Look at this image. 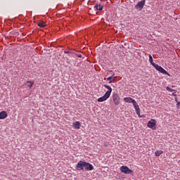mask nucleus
I'll return each mask as SVG.
<instances>
[{
    "label": "nucleus",
    "instance_id": "nucleus-6",
    "mask_svg": "<svg viewBox=\"0 0 180 180\" xmlns=\"http://www.w3.org/2000/svg\"><path fill=\"white\" fill-rule=\"evenodd\" d=\"M144 5H146V0H141L135 6V8L138 11H141L144 8Z\"/></svg>",
    "mask_w": 180,
    "mask_h": 180
},
{
    "label": "nucleus",
    "instance_id": "nucleus-7",
    "mask_svg": "<svg viewBox=\"0 0 180 180\" xmlns=\"http://www.w3.org/2000/svg\"><path fill=\"white\" fill-rule=\"evenodd\" d=\"M157 124V121L154 119H151L150 121H148L147 124V127H149V129H153L154 130L155 126Z\"/></svg>",
    "mask_w": 180,
    "mask_h": 180
},
{
    "label": "nucleus",
    "instance_id": "nucleus-14",
    "mask_svg": "<svg viewBox=\"0 0 180 180\" xmlns=\"http://www.w3.org/2000/svg\"><path fill=\"white\" fill-rule=\"evenodd\" d=\"M115 77H113V76H110V77H108L107 78V81H110L109 82V84H112V82H115Z\"/></svg>",
    "mask_w": 180,
    "mask_h": 180
},
{
    "label": "nucleus",
    "instance_id": "nucleus-22",
    "mask_svg": "<svg viewBox=\"0 0 180 180\" xmlns=\"http://www.w3.org/2000/svg\"><path fill=\"white\" fill-rule=\"evenodd\" d=\"M139 117H143V119H144V117H146V115H140V112H139V115H138Z\"/></svg>",
    "mask_w": 180,
    "mask_h": 180
},
{
    "label": "nucleus",
    "instance_id": "nucleus-19",
    "mask_svg": "<svg viewBox=\"0 0 180 180\" xmlns=\"http://www.w3.org/2000/svg\"><path fill=\"white\" fill-rule=\"evenodd\" d=\"M166 90L168 91L169 92H175V90L171 89L169 86H167Z\"/></svg>",
    "mask_w": 180,
    "mask_h": 180
},
{
    "label": "nucleus",
    "instance_id": "nucleus-3",
    "mask_svg": "<svg viewBox=\"0 0 180 180\" xmlns=\"http://www.w3.org/2000/svg\"><path fill=\"white\" fill-rule=\"evenodd\" d=\"M120 171L123 174H133V170L129 169V167L127 166H122L120 167Z\"/></svg>",
    "mask_w": 180,
    "mask_h": 180
},
{
    "label": "nucleus",
    "instance_id": "nucleus-21",
    "mask_svg": "<svg viewBox=\"0 0 180 180\" xmlns=\"http://www.w3.org/2000/svg\"><path fill=\"white\" fill-rule=\"evenodd\" d=\"M180 101H178L177 103H176V108H178V109H180Z\"/></svg>",
    "mask_w": 180,
    "mask_h": 180
},
{
    "label": "nucleus",
    "instance_id": "nucleus-11",
    "mask_svg": "<svg viewBox=\"0 0 180 180\" xmlns=\"http://www.w3.org/2000/svg\"><path fill=\"white\" fill-rule=\"evenodd\" d=\"M73 127L74 129H81V123L79 122V121H76L73 123Z\"/></svg>",
    "mask_w": 180,
    "mask_h": 180
},
{
    "label": "nucleus",
    "instance_id": "nucleus-12",
    "mask_svg": "<svg viewBox=\"0 0 180 180\" xmlns=\"http://www.w3.org/2000/svg\"><path fill=\"white\" fill-rule=\"evenodd\" d=\"M96 11H103V6L99 4H96V6H94Z\"/></svg>",
    "mask_w": 180,
    "mask_h": 180
},
{
    "label": "nucleus",
    "instance_id": "nucleus-2",
    "mask_svg": "<svg viewBox=\"0 0 180 180\" xmlns=\"http://www.w3.org/2000/svg\"><path fill=\"white\" fill-rule=\"evenodd\" d=\"M103 86L106 88V89H108L104 96L102 97H100L98 98V102H105V101H107V99H109L110 97V94H112V87L108 84H104Z\"/></svg>",
    "mask_w": 180,
    "mask_h": 180
},
{
    "label": "nucleus",
    "instance_id": "nucleus-13",
    "mask_svg": "<svg viewBox=\"0 0 180 180\" xmlns=\"http://www.w3.org/2000/svg\"><path fill=\"white\" fill-rule=\"evenodd\" d=\"M149 63L153 65V67L155 66L157 64L154 63L153 60V56L149 55Z\"/></svg>",
    "mask_w": 180,
    "mask_h": 180
},
{
    "label": "nucleus",
    "instance_id": "nucleus-4",
    "mask_svg": "<svg viewBox=\"0 0 180 180\" xmlns=\"http://www.w3.org/2000/svg\"><path fill=\"white\" fill-rule=\"evenodd\" d=\"M112 101L114 102V104L116 105L120 104V97L119 96L117 93L112 94Z\"/></svg>",
    "mask_w": 180,
    "mask_h": 180
},
{
    "label": "nucleus",
    "instance_id": "nucleus-10",
    "mask_svg": "<svg viewBox=\"0 0 180 180\" xmlns=\"http://www.w3.org/2000/svg\"><path fill=\"white\" fill-rule=\"evenodd\" d=\"M8 117V112L6 111L0 112V120L6 119Z\"/></svg>",
    "mask_w": 180,
    "mask_h": 180
},
{
    "label": "nucleus",
    "instance_id": "nucleus-5",
    "mask_svg": "<svg viewBox=\"0 0 180 180\" xmlns=\"http://www.w3.org/2000/svg\"><path fill=\"white\" fill-rule=\"evenodd\" d=\"M154 67H155V70H157V71H159V72H161L162 74H165V75L169 76V73L168 72H167V70L163 69L162 67H161L157 64Z\"/></svg>",
    "mask_w": 180,
    "mask_h": 180
},
{
    "label": "nucleus",
    "instance_id": "nucleus-18",
    "mask_svg": "<svg viewBox=\"0 0 180 180\" xmlns=\"http://www.w3.org/2000/svg\"><path fill=\"white\" fill-rule=\"evenodd\" d=\"M38 26L39 27H46V22H39V24H38Z\"/></svg>",
    "mask_w": 180,
    "mask_h": 180
},
{
    "label": "nucleus",
    "instance_id": "nucleus-17",
    "mask_svg": "<svg viewBox=\"0 0 180 180\" xmlns=\"http://www.w3.org/2000/svg\"><path fill=\"white\" fill-rule=\"evenodd\" d=\"M75 50L70 49L69 51H64L65 54H74Z\"/></svg>",
    "mask_w": 180,
    "mask_h": 180
},
{
    "label": "nucleus",
    "instance_id": "nucleus-15",
    "mask_svg": "<svg viewBox=\"0 0 180 180\" xmlns=\"http://www.w3.org/2000/svg\"><path fill=\"white\" fill-rule=\"evenodd\" d=\"M34 84V82L28 81L26 82L25 85L27 86H29V88H32V86H33Z\"/></svg>",
    "mask_w": 180,
    "mask_h": 180
},
{
    "label": "nucleus",
    "instance_id": "nucleus-9",
    "mask_svg": "<svg viewBox=\"0 0 180 180\" xmlns=\"http://www.w3.org/2000/svg\"><path fill=\"white\" fill-rule=\"evenodd\" d=\"M124 101L127 103H133L136 101V100L133 99L131 97H125V98H124Z\"/></svg>",
    "mask_w": 180,
    "mask_h": 180
},
{
    "label": "nucleus",
    "instance_id": "nucleus-1",
    "mask_svg": "<svg viewBox=\"0 0 180 180\" xmlns=\"http://www.w3.org/2000/svg\"><path fill=\"white\" fill-rule=\"evenodd\" d=\"M76 169L77 171H92L94 165L88 162L79 160L76 165Z\"/></svg>",
    "mask_w": 180,
    "mask_h": 180
},
{
    "label": "nucleus",
    "instance_id": "nucleus-23",
    "mask_svg": "<svg viewBox=\"0 0 180 180\" xmlns=\"http://www.w3.org/2000/svg\"><path fill=\"white\" fill-rule=\"evenodd\" d=\"M173 96H176V91H175L174 93H172Z\"/></svg>",
    "mask_w": 180,
    "mask_h": 180
},
{
    "label": "nucleus",
    "instance_id": "nucleus-20",
    "mask_svg": "<svg viewBox=\"0 0 180 180\" xmlns=\"http://www.w3.org/2000/svg\"><path fill=\"white\" fill-rule=\"evenodd\" d=\"M75 56H77V57H79V58H81L82 57V55H81V53H76Z\"/></svg>",
    "mask_w": 180,
    "mask_h": 180
},
{
    "label": "nucleus",
    "instance_id": "nucleus-24",
    "mask_svg": "<svg viewBox=\"0 0 180 180\" xmlns=\"http://www.w3.org/2000/svg\"><path fill=\"white\" fill-rule=\"evenodd\" d=\"M174 101H175V102L178 103V102H179V101H178V98L176 97V98H174Z\"/></svg>",
    "mask_w": 180,
    "mask_h": 180
},
{
    "label": "nucleus",
    "instance_id": "nucleus-16",
    "mask_svg": "<svg viewBox=\"0 0 180 180\" xmlns=\"http://www.w3.org/2000/svg\"><path fill=\"white\" fill-rule=\"evenodd\" d=\"M161 154H164V151H162V150H157L155 153V157H160L161 155Z\"/></svg>",
    "mask_w": 180,
    "mask_h": 180
},
{
    "label": "nucleus",
    "instance_id": "nucleus-8",
    "mask_svg": "<svg viewBox=\"0 0 180 180\" xmlns=\"http://www.w3.org/2000/svg\"><path fill=\"white\" fill-rule=\"evenodd\" d=\"M132 105L134 107V109L136 112V115H140V107L139 106V104L137 103L136 101L132 103Z\"/></svg>",
    "mask_w": 180,
    "mask_h": 180
}]
</instances>
